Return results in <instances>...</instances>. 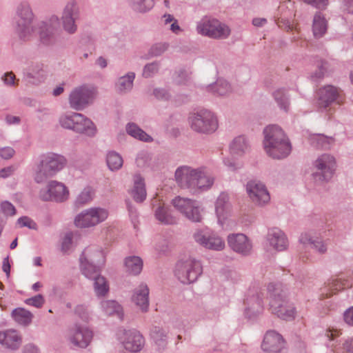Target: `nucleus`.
Instances as JSON below:
<instances>
[{"mask_svg": "<svg viewBox=\"0 0 353 353\" xmlns=\"http://www.w3.org/2000/svg\"><path fill=\"white\" fill-rule=\"evenodd\" d=\"M316 171L312 174L316 182L328 181L332 179L336 168L334 157L323 154L314 163Z\"/></svg>", "mask_w": 353, "mask_h": 353, "instance_id": "nucleus-10", "label": "nucleus"}, {"mask_svg": "<svg viewBox=\"0 0 353 353\" xmlns=\"http://www.w3.org/2000/svg\"><path fill=\"white\" fill-rule=\"evenodd\" d=\"M176 183L184 188L196 192L210 188L214 183V178L204 169H194L188 166H181L175 172Z\"/></svg>", "mask_w": 353, "mask_h": 353, "instance_id": "nucleus-2", "label": "nucleus"}, {"mask_svg": "<svg viewBox=\"0 0 353 353\" xmlns=\"http://www.w3.org/2000/svg\"><path fill=\"white\" fill-rule=\"evenodd\" d=\"M131 195L137 202H142L145 199V183L143 179L139 175L135 176L134 178V185L131 190Z\"/></svg>", "mask_w": 353, "mask_h": 353, "instance_id": "nucleus-33", "label": "nucleus"}, {"mask_svg": "<svg viewBox=\"0 0 353 353\" xmlns=\"http://www.w3.org/2000/svg\"><path fill=\"white\" fill-rule=\"evenodd\" d=\"M263 146L267 154L276 159L287 157L291 143L283 130L277 125H270L263 130Z\"/></svg>", "mask_w": 353, "mask_h": 353, "instance_id": "nucleus-3", "label": "nucleus"}, {"mask_svg": "<svg viewBox=\"0 0 353 353\" xmlns=\"http://www.w3.org/2000/svg\"><path fill=\"white\" fill-rule=\"evenodd\" d=\"M117 336L125 349L130 352H138L143 346V337L137 330H119Z\"/></svg>", "mask_w": 353, "mask_h": 353, "instance_id": "nucleus-14", "label": "nucleus"}, {"mask_svg": "<svg viewBox=\"0 0 353 353\" xmlns=\"http://www.w3.org/2000/svg\"><path fill=\"white\" fill-rule=\"evenodd\" d=\"M228 243L232 250L243 256H248L251 253L252 244L243 234H230L228 236Z\"/></svg>", "mask_w": 353, "mask_h": 353, "instance_id": "nucleus-20", "label": "nucleus"}, {"mask_svg": "<svg viewBox=\"0 0 353 353\" xmlns=\"http://www.w3.org/2000/svg\"><path fill=\"white\" fill-rule=\"evenodd\" d=\"M73 237L74 235L72 233H68L65 234L62 241V250L63 251L65 252L70 249V245L72 243Z\"/></svg>", "mask_w": 353, "mask_h": 353, "instance_id": "nucleus-57", "label": "nucleus"}, {"mask_svg": "<svg viewBox=\"0 0 353 353\" xmlns=\"http://www.w3.org/2000/svg\"><path fill=\"white\" fill-rule=\"evenodd\" d=\"M59 26V20L57 17H52L49 23H42L39 27V34L41 41L48 44L52 39L54 31Z\"/></svg>", "mask_w": 353, "mask_h": 353, "instance_id": "nucleus-28", "label": "nucleus"}, {"mask_svg": "<svg viewBox=\"0 0 353 353\" xmlns=\"http://www.w3.org/2000/svg\"><path fill=\"white\" fill-rule=\"evenodd\" d=\"M230 152L233 156L243 157L250 150L249 139L245 135H239L229 145Z\"/></svg>", "mask_w": 353, "mask_h": 353, "instance_id": "nucleus-26", "label": "nucleus"}, {"mask_svg": "<svg viewBox=\"0 0 353 353\" xmlns=\"http://www.w3.org/2000/svg\"><path fill=\"white\" fill-rule=\"evenodd\" d=\"M103 311L107 315H112L116 314L121 319L123 312L121 306L114 301H103L101 303Z\"/></svg>", "mask_w": 353, "mask_h": 353, "instance_id": "nucleus-37", "label": "nucleus"}, {"mask_svg": "<svg viewBox=\"0 0 353 353\" xmlns=\"http://www.w3.org/2000/svg\"><path fill=\"white\" fill-rule=\"evenodd\" d=\"M106 161L108 168L111 170H117L123 165V159L121 155L115 152H110L107 154Z\"/></svg>", "mask_w": 353, "mask_h": 353, "instance_id": "nucleus-40", "label": "nucleus"}, {"mask_svg": "<svg viewBox=\"0 0 353 353\" xmlns=\"http://www.w3.org/2000/svg\"><path fill=\"white\" fill-rule=\"evenodd\" d=\"M163 23L165 25H167L170 23H171L170 25V30L174 32L178 33L180 31V27L177 23V21L173 17L171 14H164L162 17Z\"/></svg>", "mask_w": 353, "mask_h": 353, "instance_id": "nucleus-45", "label": "nucleus"}, {"mask_svg": "<svg viewBox=\"0 0 353 353\" xmlns=\"http://www.w3.org/2000/svg\"><path fill=\"white\" fill-rule=\"evenodd\" d=\"M96 92L94 88L81 86L74 89L69 97L70 106L77 110L85 108L94 99Z\"/></svg>", "mask_w": 353, "mask_h": 353, "instance_id": "nucleus-11", "label": "nucleus"}, {"mask_svg": "<svg viewBox=\"0 0 353 353\" xmlns=\"http://www.w3.org/2000/svg\"><path fill=\"white\" fill-rule=\"evenodd\" d=\"M343 2L347 12L353 14V0H343Z\"/></svg>", "mask_w": 353, "mask_h": 353, "instance_id": "nucleus-62", "label": "nucleus"}, {"mask_svg": "<svg viewBox=\"0 0 353 353\" xmlns=\"http://www.w3.org/2000/svg\"><path fill=\"white\" fill-rule=\"evenodd\" d=\"M105 254L102 250L89 247L80 256V270L88 279H94V289L97 296H104L109 292V283L104 276L97 275L99 268L105 263Z\"/></svg>", "mask_w": 353, "mask_h": 353, "instance_id": "nucleus-1", "label": "nucleus"}, {"mask_svg": "<svg viewBox=\"0 0 353 353\" xmlns=\"http://www.w3.org/2000/svg\"><path fill=\"white\" fill-rule=\"evenodd\" d=\"M261 348L267 353H284L285 342L280 334L270 330L266 332Z\"/></svg>", "mask_w": 353, "mask_h": 353, "instance_id": "nucleus-16", "label": "nucleus"}, {"mask_svg": "<svg viewBox=\"0 0 353 353\" xmlns=\"http://www.w3.org/2000/svg\"><path fill=\"white\" fill-rule=\"evenodd\" d=\"M94 194V190L90 187H86L77 197L76 203L79 205L86 204L92 200Z\"/></svg>", "mask_w": 353, "mask_h": 353, "instance_id": "nucleus-43", "label": "nucleus"}, {"mask_svg": "<svg viewBox=\"0 0 353 353\" xmlns=\"http://www.w3.org/2000/svg\"><path fill=\"white\" fill-rule=\"evenodd\" d=\"M134 8L139 12H145L154 6L153 0H130Z\"/></svg>", "mask_w": 353, "mask_h": 353, "instance_id": "nucleus-44", "label": "nucleus"}, {"mask_svg": "<svg viewBox=\"0 0 353 353\" xmlns=\"http://www.w3.org/2000/svg\"><path fill=\"white\" fill-rule=\"evenodd\" d=\"M223 162L228 170L232 172H235L243 167L242 163L233 159H225Z\"/></svg>", "mask_w": 353, "mask_h": 353, "instance_id": "nucleus-51", "label": "nucleus"}, {"mask_svg": "<svg viewBox=\"0 0 353 353\" xmlns=\"http://www.w3.org/2000/svg\"><path fill=\"white\" fill-rule=\"evenodd\" d=\"M109 216L108 211L103 208L94 207L83 210L74 219L78 228H90L105 221Z\"/></svg>", "mask_w": 353, "mask_h": 353, "instance_id": "nucleus-7", "label": "nucleus"}, {"mask_svg": "<svg viewBox=\"0 0 353 353\" xmlns=\"http://www.w3.org/2000/svg\"><path fill=\"white\" fill-rule=\"evenodd\" d=\"M317 104L319 109L325 110L332 103H340V95L336 88L326 85L318 91Z\"/></svg>", "mask_w": 353, "mask_h": 353, "instance_id": "nucleus-19", "label": "nucleus"}, {"mask_svg": "<svg viewBox=\"0 0 353 353\" xmlns=\"http://www.w3.org/2000/svg\"><path fill=\"white\" fill-rule=\"evenodd\" d=\"M247 192L251 200L258 205L269 202L270 196L265 185L259 181L252 180L247 183Z\"/></svg>", "mask_w": 353, "mask_h": 353, "instance_id": "nucleus-15", "label": "nucleus"}, {"mask_svg": "<svg viewBox=\"0 0 353 353\" xmlns=\"http://www.w3.org/2000/svg\"><path fill=\"white\" fill-rule=\"evenodd\" d=\"M126 130L130 135L135 139L143 141H150L152 140L148 134L134 123L128 124Z\"/></svg>", "mask_w": 353, "mask_h": 353, "instance_id": "nucleus-39", "label": "nucleus"}, {"mask_svg": "<svg viewBox=\"0 0 353 353\" xmlns=\"http://www.w3.org/2000/svg\"><path fill=\"white\" fill-rule=\"evenodd\" d=\"M303 1L318 9H324L328 4V0H303Z\"/></svg>", "mask_w": 353, "mask_h": 353, "instance_id": "nucleus-54", "label": "nucleus"}, {"mask_svg": "<svg viewBox=\"0 0 353 353\" xmlns=\"http://www.w3.org/2000/svg\"><path fill=\"white\" fill-rule=\"evenodd\" d=\"M70 195L68 188L62 183L52 181L48 185V188L39 192V197L43 201H55L63 202L66 201Z\"/></svg>", "mask_w": 353, "mask_h": 353, "instance_id": "nucleus-13", "label": "nucleus"}, {"mask_svg": "<svg viewBox=\"0 0 353 353\" xmlns=\"http://www.w3.org/2000/svg\"><path fill=\"white\" fill-rule=\"evenodd\" d=\"M267 241L270 245L277 251H283L288 247V240L285 234L276 228L268 230Z\"/></svg>", "mask_w": 353, "mask_h": 353, "instance_id": "nucleus-24", "label": "nucleus"}, {"mask_svg": "<svg viewBox=\"0 0 353 353\" xmlns=\"http://www.w3.org/2000/svg\"><path fill=\"white\" fill-rule=\"evenodd\" d=\"M32 13L27 4H21L17 12L18 32L20 37L26 39L32 28L30 27Z\"/></svg>", "mask_w": 353, "mask_h": 353, "instance_id": "nucleus-17", "label": "nucleus"}, {"mask_svg": "<svg viewBox=\"0 0 353 353\" xmlns=\"http://www.w3.org/2000/svg\"><path fill=\"white\" fill-rule=\"evenodd\" d=\"M126 271L131 274H139L143 268V261L139 256H130L125 259Z\"/></svg>", "mask_w": 353, "mask_h": 353, "instance_id": "nucleus-36", "label": "nucleus"}, {"mask_svg": "<svg viewBox=\"0 0 353 353\" xmlns=\"http://www.w3.org/2000/svg\"><path fill=\"white\" fill-rule=\"evenodd\" d=\"M17 223L20 227H28L30 229L36 228V223L28 216L19 218L17 221Z\"/></svg>", "mask_w": 353, "mask_h": 353, "instance_id": "nucleus-52", "label": "nucleus"}, {"mask_svg": "<svg viewBox=\"0 0 353 353\" xmlns=\"http://www.w3.org/2000/svg\"><path fill=\"white\" fill-rule=\"evenodd\" d=\"M73 131L93 136L95 134L97 129L93 122L82 114V120L76 123Z\"/></svg>", "mask_w": 353, "mask_h": 353, "instance_id": "nucleus-34", "label": "nucleus"}, {"mask_svg": "<svg viewBox=\"0 0 353 353\" xmlns=\"http://www.w3.org/2000/svg\"><path fill=\"white\" fill-rule=\"evenodd\" d=\"M222 274H223L227 281H230L232 283L238 280V273L230 267L225 268L222 272Z\"/></svg>", "mask_w": 353, "mask_h": 353, "instance_id": "nucleus-47", "label": "nucleus"}, {"mask_svg": "<svg viewBox=\"0 0 353 353\" xmlns=\"http://www.w3.org/2000/svg\"><path fill=\"white\" fill-rule=\"evenodd\" d=\"M188 77V74L186 72H181L176 79V82L177 83H183L187 80Z\"/></svg>", "mask_w": 353, "mask_h": 353, "instance_id": "nucleus-64", "label": "nucleus"}, {"mask_svg": "<svg viewBox=\"0 0 353 353\" xmlns=\"http://www.w3.org/2000/svg\"><path fill=\"white\" fill-rule=\"evenodd\" d=\"M23 353H39L37 348L32 344L25 346Z\"/></svg>", "mask_w": 353, "mask_h": 353, "instance_id": "nucleus-63", "label": "nucleus"}, {"mask_svg": "<svg viewBox=\"0 0 353 353\" xmlns=\"http://www.w3.org/2000/svg\"><path fill=\"white\" fill-rule=\"evenodd\" d=\"M151 336L156 343H158L159 345L164 344L166 336L161 330L155 328L151 332Z\"/></svg>", "mask_w": 353, "mask_h": 353, "instance_id": "nucleus-48", "label": "nucleus"}, {"mask_svg": "<svg viewBox=\"0 0 353 353\" xmlns=\"http://www.w3.org/2000/svg\"><path fill=\"white\" fill-rule=\"evenodd\" d=\"M310 141L314 147L327 149L332 139L323 134H316L310 138Z\"/></svg>", "mask_w": 353, "mask_h": 353, "instance_id": "nucleus-41", "label": "nucleus"}, {"mask_svg": "<svg viewBox=\"0 0 353 353\" xmlns=\"http://www.w3.org/2000/svg\"><path fill=\"white\" fill-rule=\"evenodd\" d=\"M25 303L27 305L34 306L35 307L39 308L42 307L44 303V299L42 295L38 294L32 298L27 299L25 301Z\"/></svg>", "mask_w": 353, "mask_h": 353, "instance_id": "nucleus-46", "label": "nucleus"}, {"mask_svg": "<svg viewBox=\"0 0 353 353\" xmlns=\"http://www.w3.org/2000/svg\"><path fill=\"white\" fill-rule=\"evenodd\" d=\"M168 46L165 43H157L151 48V54L153 56H159L166 50Z\"/></svg>", "mask_w": 353, "mask_h": 353, "instance_id": "nucleus-55", "label": "nucleus"}, {"mask_svg": "<svg viewBox=\"0 0 353 353\" xmlns=\"http://www.w3.org/2000/svg\"><path fill=\"white\" fill-rule=\"evenodd\" d=\"M152 206L156 219L161 223L174 224L176 222V217L168 208L165 207L164 203L157 198L152 199Z\"/></svg>", "mask_w": 353, "mask_h": 353, "instance_id": "nucleus-23", "label": "nucleus"}, {"mask_svg": "<svg viewBox=\"0 0 353 353\" xmlns=\"http://www.w3.org/2000/svg\"><path fill=\"white\" fill-rule=\"evenodd\" d=\"M149 289L145 284L137 288L132 294V302L142 311L146 312L149 305Z\"/></svg>", "mask_w": 353, "mask_h": 353, "instance_id": "nucleus-27", "label": "nucleus"}, {"mask_svg": "<svg viewBox=\"0 0 353 353\" xmlns=\"http://www.w3.org/2000/svg\"><path fill=\"white\" fill-rule=\"evenodd\" d=\"M77 12V8L74 1L69 2L64 10L62 17L63 26L65 30L69 33H73L76 30L74 20Z\"/></svg>", "mask_w": 353, "mask_h": 353, "instance_id": "nucleus-25", "label": "nucleus"}, {"mask_svg": "<svg viewBox=\"0 0 353 353\" xmlns=\"http://www.w3.org/2000/svg\"><path fill=\"white\" fill-rule=\"evenodd\" d=\"M14 154V150L10 147H5L0 149V156L5 159H8Z\"/></svg>", "mask_w": 353, "mask_h": 353, "instance_id": "nucleus-58", "label": "nucleus"}, {"mask_svg": "<svg viewBox=\"0 0 353 353\" xmlns=\"http://www.w3.org/2000/svg\"><path fill=\"white\" fill-rule=\"evenodd\" d=\"M343 348L349 352H353V337L347 339L343 343Z\"/></svg>", "mask_w": 353, "mask_h": 353, "instance_id": "nucleus-61", "label": "nucleus"}, {"mask_svg": "<svg viewBox=\"0 0 353 353\" xmlns=\"http://www.w3.org/2000/svg\"><path fill=\"white\" fill-rule=\"evenodd\" d=\"M343 318L346 323L353 325V306L344 312Z\"/></svg>", "mask_w": 353, "mask_h": 353, "instance_id": "nucleus-59", "label": "nucleus"}, {"mask_svg": "<svg viewBox=\"0 0 353 353\" xmlns=\"http://www.w3.org/2000/svg\"><path fill=\"white\" fill-rule=\"evenodd\" d=\"M270 310L283 320L294 319L295 307L288 301V289L281 283H271L268 285Z\"/></svg>", "mask_w": 353, "mask_h": 353, "instance_id": "nucleus-4", "label": "nucleus"}, {"mask_svg": "<svg viewBox=\"0 0 353 353\" xmlns=\"http://www.w3.org/2000/svg\"><path fill=\"white\" fill-rule=\"evenodd\" d=\"M12 316L14 321L21 325H28L32 321V314L23 308H17L13 310Z\"/></svg>", "mask_w": 353, "mask_h": 353, "instance_id": "nucleus-38", "label": "nucleus"}, {"mask_svg": "<svg viewBox=\"0 0 353 353\" xmlns=\"http://www.w3.org/2000/svg\"><path fill=\"white\" fill-rule=\"evenodd\" d=\"M188 123L192 130L203 134L212 133L219 128L218 119L213 112L206 109L191 112Z\"/></svg>", "mask_w": 353, "mask_h": 353, "instance_id": "nucleus-5", "label": "nucleus"}, {"mask_svg": "<svg viewBox=\"0 0 353 353\" xmlns=\"http://www.w3.org/2000/svg\"><path fill=\"white\" fill-rule=\"evenodd\" d=\"M327 29V22L320 12H316L313 19L312 32L316 39L323 37Z\"/></svg>", "mask_w": 353, "mask_h": 353, "instance_id": "nucleus-31", "label": "nucleus"}, {"mask_svg": "<svg viewBox=\"0 0 353 353\" xmlns=\"http://www.w3.org/2000/svg\"><path fill=\"white\" fill-rule=\"evenodd\" d=\"M198 33L212 38L221 36V23L217 19L210 17L202 19L196 27Z\"/></svg>", "mask_w": 353, "mask_h": 353, "instance_id": "nucleus-21", "label": "nucleus"}, {"mask_svg": "<svg viewBox=\"0 0 353 353\" xmlns=\"http://www.w3.org/2000/svg\"><path fill=\"white\" fill-rule=\"evenodd\" d=\"M21 343V338L16 330L0 332V343L10 349H17Z\"/></svg>", "mask_w": 353, "mask_h": 353, "instance_id": "nucleus-29", "label": "nucleus"}, {"mask_svg": "<svg viewBox=\"0 0 353 353\" xmlns=\"http://www.w3.org/2000/svg\"><path fill=\"white\" fill-rule=\"evenodd\" d=\"M92 338V332L87 327L76 325L70 331V341L77 347H85Z\"/></svg>", "mask_w": 353, "mask_h": 353, "instance_id": "nucleus-18", "label": "nucleus"}, {"mask_svg": "<svg viewBox=\"0 0 353 353\" xmlns=\"http://www.w3.org/2000/svg\"><path fill=\"white\" fill-rule=\"evenodd\" d=\"M327 62L325 61H321L318 63L317 67L319 68V70L316 71L314 75L312 76V78L316 79H320L323 77L325 72L327 70Z\"/></svg>", "mask_w": 353, "mask_h": 353, "instance_id": "nucleus-53", "label": "nucleus"}, {"mask_svg": "<svg viewBox=\"0 0 353 353\" xmlns=\"http://www.w3.org/2000/svg\"><path fill=\"white\" fill-rule=\"evenodd\" d=\"M272 97L279 108L288 112L290 109V95L285 88H279L272 92Z\"/></svg>", "mask_w": 353, "mask_h": 353, "instance_id": "nucleus-32", "label": "nucleus"}, {"mask_svg": "<svg viewBox=\"0 0 353 353\" xmlns=\"http://www.w3.org/2000/svg\"><path fill=\"white\" fill-rule=\"evenodd\" d=\"M158 70V65L157 63H150L147 65H145L143 74L145 77H149L152 74L156 72Z\"/></svg>", "mask_w": 353, "mask_h": 353, "instance_id": "nucleus-56", "label": "nucleus"}, {"mask_svg": "<svg viewBox=\"0 0 353 353\" xmlns=\"http://www.w3.org/2000/svg\"><path fill=\"white\" fill-rule=\"evenodd\" d=\"M222 217L225 214H230L232 211V205L229 203V196L225 192H222Z\"/></svg>", "mask_w": 353, "mask_h": 353, "instance_id": "nucleus-50", "label": "nucleus"}, {"mask_svg": "<svg viewBox=\"0 0 353 353\" xmlns=\"http://www.w3.org/2000/svg\"><path fill=\"white\" fill-rule=\"evenodd\" d=\"M194 239L196 242L208 249L219 250L221 246V239L219 236L208 230L197 231L194 234Z\"/></svg>", "mask_w": 353, "mask_h": 353, "instance_id": "nucleus-22", "label": "nucleus"}, {"mask_svg": "<svg viewBox=\"0 0 353 353\" xmlns=\"http://www.w3.org/2000/svg\"><path fill=\"white\" fill-rule=\"evenodd\" d=\"M202 272V266L199 261L189 259L177 263L175 275L184 284L195 281Z\"/></svg>", "mask_w": 353, "mask_h": 353, "instance_id": "nucleus-8", "label": "nucleus"}, {"mask_svg": "<svg viewBox=\"0 0 353 353\" xmlns=\"http://www.w3.org/2000/svg\"><path fill=\"white\" fill-rule=\"evenodd\" d=\"M65 164L66 160L61 155L54 153L43 155L36 170L35 181L37 183L43 181L48 176H52L62 170Z\"/></svg>", "mask_w": 353, "mask_h": 353, "instance_id": "nucleus-6", "label": "nucleus"}, {"mask_svg": "<svg viewBox=\"0 0 353 353\" xmlns=\"http://www.w3.org/2000/svg\"><path fill=\"white\" fill-rule=\"evenodd\" d=\"M82 120V114L77 112H71L62 114L59 117V123L61 127L74 130V125L78 121Z\"/></svg>", "mask_w": 353, "mask_h": 353, "instance_id": "nucleus-35", "label": "nucleus"}, {"mask_svg": "<svg viewBox=\"0 0 353 353\" xmlns=\"http://www.w3.org/2000/svg\"><path fill=\"white\" fill-rule=\"evenodd\" d=\"M134 77V74L131 72L128 73L126 76L121 77L117 85L118 90L121 92L130 90L132 87Z\"/></svg>", "mask_w": 353, "mask_h": 353, "instance_id": "nucleus-42", "label": "nucleus"}, {"mask_svg": "<svg viewBox=\"0 0 353 353\" xmlns=\"http://www.w3.org/2000/svg\"><path fill=\"white\" fill-rule=\"evenodd\" d=\"M1 209L6 216H13L16 214L14 206L8 201H3L1 203Z\"/></svg>", "mask_w": 353, "mask_h": 353, "instance_id": "nucleus-49", "label": "nucleus"}, {"mask_svg": "<svg viewBox=\"0 0 353 353\" xmlns=\"http://www.w3.org/2000/svg\"><path fill=\"white\" fill-rule=\"evenodd\" d=\"M299 241L303 245H310L312 248L315 249L320 254H324L327 251V245L325 242L319 238L314 239L310 232L301 234Z\"/></svg>", "mask_w": 353, "mask_h": 353, "instance_id": "nucleus-30", "label": "nucleus"}, {"mask_svg": "<svg viewBox=\"0 0 353 353\" xmlns=\"http://www.w3.org/2000/svg\"><path fill=\"white\" fill-rule=\"evenodd\" d=\"M263 293L259 288H253L248 290L243 301L245 313L248 318L256 316L263 311Z\"/></svg>", "mask_w": 353, "mask_h": 353, "instance_id": "nucleus-12", "label": "nucleus"}, {"mask_svg": "<svg viewBox=\"0 0 353 353\" xmlns=\"http://www.w3.org/2000/svg\"><path fill=\"white\" fill-rule=\"evenodd\" d=\"M172 204L188 220L196 223L201 221L203 209L198 201L177 196L172 200Z\"/></svg>", "mask_w": 353, "mask_h": 353, "instance_id": "nucleus-9", "label": "nucleus"}, {"mask_svg": "<svg viewBox=\"0 0 353 353\" xmlns=\"http://www.w3.org/2000/svg\"><path fill=\"white\" fill-rule=\"evenodd\" d=\"M3 80L7 85H15V75L12 72L6 73Z\"/></svg>", "mask_w": 353, "mask_h": 353, "instance_id": "nucleus-60", "label": "nucleus"}]
</instances>
